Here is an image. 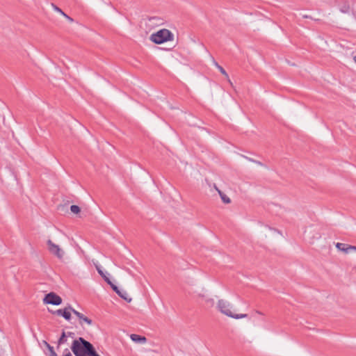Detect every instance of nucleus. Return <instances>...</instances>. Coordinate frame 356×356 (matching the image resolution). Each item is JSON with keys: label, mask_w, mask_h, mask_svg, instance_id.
I'll list each match as a JSON object with an SVG mask.
<instances>
[{"label": "nucleus", "mask_w": 356, "mask_h": 356, "mask_svg": "<svg viewBox=\"0 0 356 356\" xmlns=\"http://www.w3.org/2000/svg\"><path fill=\"white\" fill-rule=\"evenodd\" d=\"M63 356H72L71 353L67 348H65L63 353Z\"/></svg>", "instance_id": "nucleus-23"}, {"label": "nucleus", "mask_w": 356, "mask_h": 356, "mask_svg": "<svg viewBox=\"0 0 356 356\" xmlns=\"http://www.w3.org/2000/svg\"><path fill=\"white\" fill-rule=\"evenodd\" d=\"M256 313L259 314V315H263V313L259 312V311H256Z\"/></svg>", "instance_id": "nucleus-31"}, {"label": "nucleus", "mask_w": 356, "mask_h": 356, "mask_svg": "<svg viewBox=\"0 0 356 356\" xmlns=\"http://www.w3.org/2000/svg\"><path fill=\"white\" fill-rule=\"evenodd\" d=\"M66 334H67V337H74V332H68L67 333H66Z\"/></svg>", "instance_id": "nucleus-29"}, {"label": "nucleus", "mask_w": 356, "mask_h": 356, "mask_svg": "<svg viewBox=\"0 0 356 356\" xmlns=\"http://www.w3.org/2000/svg\"><path fill=\"white\" fill-rule=\"evenodd\" d=\"M218 193L220 196V198L222 201L225 204H229L231 202V200L229 197H227L224 193H222L221 191L218 190Z\"/></svg>", "instance_id": "nucleus-12"}, {"label": "nucleus", "mask_w": 356, "mask_h": 356, "mask_svg": "<svg viewBox=\"0 0 356 356\" xmlns=\"http://www.w3.org/2000/svg\"><path fill=\"white\" fill-rule=\"evenodd\" d=\"M130 337L131 339L136 343H144L147 341L146 337L138 334H132Z\"/></svg>", "instance_id": "nucleus-6"}, {"label": "nucleus", "mask_w": 356, "mask_h": 356, "mask_svg": "<svg viewBox=\"0 0 356 356\" xmlns=\"http://www.w3.org/2000/svg\"><path fill=\"white\" fill-rule=\"evenodd\" d=\"M49 251L56 256L58 259H61L64 255V251L60 248L58 245L54 243L51 240H48L47 242Z\"/></svg>", "instance_id": "nucleus-4"}, {"label": "nucleus", "mask_w": 356, "mask_h": 356, "mask_svg": "<svg viewBox=\"0 0 356 356\" xmlns=\"http://www.w3.org/2000/svg\"><path fill=\"white\" fill-rule=\"evenodd\" d=\"M112 288V289L117 293V294H120V290L119 289V288L115 285L112 282H110V284H108Z\"/></svg>", "instance_id": "nucleus-18"}, {"label": "nucleus", "mask_w": 356, "mask_h": 356, "mask_svg": "<svg viewBox=\"0 0 356 356\" xmlns=\"http://www.w3.org/2000/svg\"><path fill=\"white\" fill-rule=\"evenodd\" d=\"M112 288V289L117 293V294H120V290L119 289V288L115 285L112 282H110V284H108Z\"/></svg>", "instance_id": "nucleus-16"}, {"label": "nucleus", "mask_w": 356, "mask_h": 356, "mask_svg": "<svg viewBox=\"0 0 356 356\" xmlns=\"http://www.w3.org/2000/svg\"><path fill=\"white\" fill-rule=\"evenodd\" d=\"M69 309L74 315H76L79 318V319L80 320L81 325L83 324V321L86 323L88 325L92 324V321L91 319L85 316L83 314L74 309L72 306L69 305Z\"/></svg>", "instance_id": "nucleus-5"}, {"label": "nucleus", "mask_w": 356, "mask_h": 356, "mask_svg": "<svg viewBox=\"0 0 356 356\" xmlns=\"http://www.w3.org/2000/svg\"><path fill=\"white\" fill-rule=\"evenodd\" d=\"M354 60L356 63V56L354 57Z\"/></svg>", "instance_id": "nucleus-32"}, {"label": "nucleus", "mask_w": 356, "mask_h": 356, "mask_svg": "<svg viewBox=\"0 0 356 356\" xmlns=\"http://www.w3.org/2000/svg\"><path fill=\"white\" fill-rule=\"evenodd\" d=\"M174 39L173 33L166 29H163L150 35V40L154 43L160 44Z\"/></svg>", "instance_id": "nucleus-1"}, {"label": "nucleus", "mask_w": 356, "mask_h": 356, "mask_svg": "<svg viewBox=\"0 0 356 356\" xmlns=\"http://www.w3.org/2000/svg\"><path fill=\"white\" fill-rule=\"evenodd\" d=\"M102 277L104 278L105 282H106L107 284H110V282H111V280L105 275Z\"/></svg>", "instance_id": "nucleus-26"}, {"label": "nucleus", "mask_w": 356, "mask_h": 356, "mask_svg": "<svg viewBox=\"0 0 356 356\" xmlns=\"http://www.w3.org/2000/svg\"><path fill=\"white\" fill-rule=\"evenodd\" d=\"M43 302L44 304L59 305L62 303V298L56 293L50 292L44 296Z\"/></svg>", "instance_id": "nucleus-3"}, {"label": "nucleus", "mask_w": 356, "mask_h": 356, "mask_svg": "<svg viewBox=\"0 0 356 356\" xmlns=\"http://www.w3.org/2000/svg\"><path fill=\"white\" fill-rule=\"evenodd\" d=\"M348 245L345 243H337L336 244V248L345 253H348Z\"/></svg>", "instance_id": "nucleus-11"}, {"label": "nucleus", "mask_w": 356, "mask_h": 356, "mask_svg": "<svg viewBox=\"0 0 356 356\" xmlns=\"http://www.w3.org/2000/svg\"><path fill=\"white\" fill-rule=\"evenodd\" d=\"M244 159H247L248 161H250V162H252V163H254L255 160L253 159L252 158H250V157H248L247 156H245V155H243L242 156Z\"/></svg>", "instance_id": "nucleus-25"}, {"label": "nucleus", "mask_w": 356, "mask_h": 356, "mask_svg": "<svg viewBox=\"0 0 356 356\" xmlns=\"http://www.w3.org/2000/svg\"><path fill=\"white\" fill-rule=\"evenodd\" d=\"M148 21L150 22H154L156 24H162L163 19L159 17H148Z\"/></svg>", "instance_id": "nucleus-14"}, {"label": "nucleus", "mask_w": 356, "mask_h": 356, "mask_svg": "<svg viewBox=\"0 0 356 356\" xmlns=\"http://www.w3.org/2000/svg\"><path fill=\"white\" fill-rule=\"evenodd\" d=\"M206 302L210 306H213L214 305V300L213 298H207Z\"/></svg>", "instance_id": "nucleus-21"}, {"label": "nucleus", "mask_w": 356, "mask_h": 356, "mask_svg": "<svg viewBox=\"0 0 356 356\" xmlns=\"http://www.w3.org/2000/svg\"><path fill=\"white\" fill-rule=\"evenodd\" d=\"M47 349L49 351V356H57V354L54 351L53 346H51Z\"/></svg>", "instance_id": "nucleus-20"}, {"label": "nucleus", "mask_w": 356, "mask_h": 356, "mask_svg": "<svg viewBox=\"0 0 356 356\" xmlns=\"http://www.w3.org/2000/svg\"><path fill=\"white\" fill-rule=\"evenodd\" d=\"M70 211L74 213H78L80 212V207L77 205H72L70 207Z\"/></svg>", "instance_id": "nucleus-15"}, {"label": "nucleus", "mask_w": 356, "mask_h": 356, "mask_svg": "<svg viewBox=\"0 0 356 356\" xmlns=\"http://www.w3.org/2000/svg\"><path fill=\"white\" fill-rule=\"evenodd\" d=\"M112 288V289L117 293V294H120V290L119 289V288L115 285L112 282H110V284H108Z\"/></svg>", "instance_id": "nucleus-19"}, {"label": "nucleus", "mask_w": 356, "mask_h": 356, "mask_svg": "<svg viewBox=\"0 0 356 356\" xmlns=\"http://www.w3.org/2000/svg\"><path fill=\"white\" fill-rule=\"evenodd\" d=\"M112 288V289L117 293V294H120V290L119 289V288L115 285L112 282H110V284H108Z\"/></svg>", "instance_id": "nucleus-17"}, {"label": "nucleus", "mask_w": 356, "mask_h": 356, "mask_svg": "<svg viewBox=\"0 0 356 356\" xmlns=\"http://www.w3.org/2000/svg\"><path fill=\"white\" fill-rule=\"evenodd\" d=\"M350 250L356 251V246L348 245V253L350 252Z\"/></svg>", "instance_id": "nucleus-24"}, {"label": "nucleus", "mask_w": 356, "mask_h": 356, "mask_svg": "<svg viewBox=\"0 0 356 356\" xmlns=\"http://www.w3.org/2000/svg\"><path fill=\"white\" fill-rule=\"evenodd\" d=\"M43 343L47 348L51 346V345L48 343L46 341H43Z\"/></svg>", "instance_id": "nucleus-30"}, {"label": "nucleus", "mask_w": 356, "mask_h": 356, "mask_svg": "<svg viewBox=\"0 0 356 356\" xmlns=\"http://www.w3.org/2000/svg\"><path fill=\"white\" fill-rule=\"evenodd\" d=\"M97 270L98 273H99V275H100L102 277H103V276L104 275V274L103 271H102L99 268L97 267Z\"/></svg>", "instance_id": "nucleus-28"}, {"label": "nucleus", "mask_w": 356, "mask_h": 356, "mask_svg": "<svg viewBox=\"0 0 356 356\" xmlns=\"http://www.w3.org/2000/svg\"><path fill=\"white\" fill-rule=\"evenodd\" d=\"M66 342H67V334L64 331H63L60 337L58 340V348L59 347V346H60Z\"/></svg>", "instance_id": "nucleus-13"}, {"label": "nucleus", "mask_w": 356, "mask_h": 356, "mask_svg": "<svg viewBox=\"0 0 356 356\" xmlns=\"http://www.w3.org/2000/svg\"><path fill=\"white\" fill-rule=\"evenodd\" d=\"M63 309H58V310H56L55 312H53V314H56L58 316H63Z\"/></svg>", "instance_id": "nucleus-22"}, {"label": "nucleus", "mask_w": 356, "mask_h": 356, "mask_svg": "<svg viewBox=\"0 0 356 356\" xmlns=\"http://www.w3.org/2000/svg\"><path fill=\"white\" fill-rule=\"evenodd\" d=\"M51 7L53 8V9L60 13L63 16H64L69 22H74V19L70 17V16H68L67 14H65L60 8H58L56 5H55L54 3H51Z\"/></svg>", "instance_id": "nucleus-7"}, {"label": "nucleus", "mask_w": 356, "mask_h": 356, "mask_svg": "<svg viewBox=\"0 0 356 356\" xmlns=\"http://www.w3.org/2000/svg\"><path fill=\"white\" fill-rule=\"evenodd\" d=\"M254 163H256L260 166H264V167L265 166V165L259 161L255 160Z\"/></svg>", "instance_id": "nucleus-27"}, {"label": "nucleus", "mask_w": 356, "mask_h": 356, "mask_svg": "<svg viewBox=\"0 0 356 356\" xmlns=\"http://www.w3.org/2000/svg\"><path fill=\"white\" fill-rule=\"evenodd\" d=\"M71 312L72 311L70 310L69 309V306L65 307L64 309H63V317L67 320V321H70L71 319Z\"/></svg>", "instance_id": "nucleus-10"}, {"label": "nucleus", "mask_w": 356, "mask_h": 356, "mask_svg": "<svg viewBox=\"0 0 356 356\" xmlns=\"http://www.w3.org/2000/svg\"><path fill=\"white\" fill-rule=\"evenodd\" d=\"M215 66L219 70V71L227 78L229 83L232 85V83L229 79L228 74L226 72V71L224 70V68L220 66L217 62L214 61Z\"/></svg>", "instance_id": "nucleus-8"}, {"label": "nucleus", "mask_w": 356, "mask_h": 356, "mask_svg": "<svg viewBox=\"0 0 356 356\" xmlns=\"http://www.w3.org/2000/svg\"><path fill=\"white\" fill-rule=\"evenodd\" d=\"M118 295L128 302H130L132 300L126 291L120 290V294Z\"/></svg>", "instance_id": "nucleus-9"}, {"label": "nucleus", "mask_w": 356, "mask_h": 356, "mask_svg": "<svg viewBox=\"0 0 356 356\" xmlns=\"http://www.w3.org/2000/svg\"><path fill=\"white\" fill-rule=\"evenodd\" d=\"M217 307L222 314L235 319L244 318L248 316L246 314H235L232 313L231 311L232 305L223 299L218 300Z\"/></svg>", "instance_id": "nucleus-2"}]
</instances>
